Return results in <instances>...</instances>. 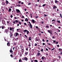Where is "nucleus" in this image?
Here are the masks:
<instances>
[{
	"mask_svg": "<svg viewBox=\"0 0 62 62\" xmlns=\"http://www.w3.org/2000/svg\"><path fill=\"white\" fill-rule=\"evenodd\" d=\"M2 24L4 25H6L5 21L4 20H2Z\"/></svg>",
	"mask_w": 62,
	"mask_h": 62,
	"instance_id": "nucleus-1",
	"label": "nucleus"
},
{
	"mask_svg": "<svg viewBox=\"0 0 62 62\" xmlns=\"http://www.w3.org/2000/svg\"><path fill=\"white\" fill-rule=\"evenodd\" d=\"M14 36L15 37H17V36H19V34L18 33L16 32L15 34V33L14 34Z\"/></svg>",
	"mask_w": 62,
	"mask_h": 62,
	"instance_id": "nucleus-2",
	"label": "nucleus"
},
{
	"mask_svg": "<svg viewBox=\"0 0 62 62\" xmlns=\"http://www.w3.org/2000/svg\"><path fill=\"white\" fill-rule=\"evenodd\" d=\"M4 32L5 33H6L8 34V33L9 32V31L8 29H5L4 31Z\"/></svg>",
	"mask_w": 62,
	"mask_h": 62,
	"instance_id": "nucleus-3",
	"label": "nucleus"
},
{
	"mask_svg": "<svg viewBox=\"0 0 62 62\" xmlns=\"http://www.w3.org/2000/svg\"><path fill=\"white\" fill-rule=\"evenodd\" d=\"M23 58H24V60H25V61H27L28 60V59L26 57H24Z\"/></svg>",
	"mask_w": 62,
	"mask_h": 62,
	"instance_id": "nucleus-4",
	"label": "nucleus"
},
{
	"mask_svg": "<svg viewBox=\"0 0 62 62\" xmlns=\"http://www.w3.org/2000/svg\"><path fill=\"white\" fill-rule=\"evenodd\" d=\"M21 52L22 54H23V53L24 52V49H22L21 50Z\"/></svg>",
	"mask_w": 62,
	"mask_h": 62,
	"instance_id": "nucleus-5",
	"label": "nucleus"
},
{
	"mask_svg": "<svg viewBox=\"0 0 62 62\" xmlns=\"http://www.w3.org/2000/svg\"><path fill=\"white\" fill-rule=\"evenodd\" d=\"M46 58L44 56H43L42 57L41 59H42V60H44Z\"/></svg>",
	"mask_w": 62,
	"mask_h": 62,
	"instance_id": "nucleus-6",
	"label": "nucleus"
},
{
	"mask_svg": "<svg viewBox=\"0 0 62 62\" xmlns=\"http://www.w3.org/2000/svg\"><path fill=\"white\" fill-rule=\"evenodd\" d=\"M40 55V53L39 52L37 54V56H39Z\"/></svg>",
	"mask_w": 62,
	"mask_h": 62,
	"instance_id": "nucleus-7",
	"label": "nucleus"
},
{
	"mask_svg": "<svg viewBox=\"0 0 62 62\" xmlns=\"http://www.w3.org/2000/svg\"><path fill=\"white\" fill-rule=\"evenodd\" d=\"M29 24L30 25V27H31V28H32V26L31 24V23H30Z\"/></svg>",
	"mask_w": 62,
	"mask_h": 62,
	"instance_id": "nucleus-8",
	"label": "nucleus"
},
{
	"mask_svg": "<svg viewBox=\"0 0 62 62\" xmlns=\"http://www.w3.org/2000/svg\"><path fill=\"white\" fill-rule=\"evenodd\" d=\"M16 11H17V13H19V12H20L21 13V12L18 9H17L16 10Z\"/></svg>",
	"mask_w": 62,
	"mask_h": 62,
	"instance_id": "nucleus-9",
	"label": "nucleus"
},
{
	"mask_svg": "<svg viewBox=\"0 0 62 62\" xmlns=\"http://www.w3.org/2000/svg\"><path fill=\"white\" fill-rule=\"evenodd\" d=\"M57 8V7L55 6V5H54L53 7V9H55V8Z\"/></svg>",
	"mask_w": 62,
	"mask_h": 62,
	"instance_id": "nucleus-10",
	"label": "nucleus"
},
{
	"mask_svg": "<svg viewBox=\"0 0 62 62\" xmlns=\"http://www.w3.org/2000/svg\"><path fill=\"white\" fill-rule=\"evenodd\" d=\"M9 51L10 53H11V54H13V52L12 51V50H10Z\"/></svg>",
	"mask_w": 62,
	"mask_h": 62,
	"instance_id": "nucleus-11",
	"label": "nucleus"
},
{
	"mask_svg": "<svg viewBox=\"0 0 62 62\" xmlns=\"http://www.w3.org/2000/svg\"><path fill=\"white\" fill-rule=\"evenodd\" d=\"M31 21L33 23H35V20H34V19H32Z\"/></svg>",
	"mask_w": 62,
	"mask_h": 62,
	"instance_id": "nucleus-12",
	"label": "nucleus"
},
{
	"mask_svg": "<svg viewBox=\"0 0 62 62\" xmlns=\"http://www.w3.org/2000/svg\"><path fill=\"white\" fill-rule=\"evenodd\" d=\"M5 26L3 25L1 27L2 28V29H4L5 28Z\"/></svg>",
	"mask_w": 62,
	"mask_h": 62,
	"instance_id": "nucleus-13",
	"label": "nucleus"
},
{
	"mask_svg": "<svg viewBox=\"0 0 62 62\" xmlns=\"http://www.w3.org/2000/svg\"><path fill=\"white\" fill-rule=\"evenodd\" d=\"M25 21H27V22H28V19L27 18H26L25 19Z\"/></svg>",
	"mask_w": 62,
	"mask_h": 62,
	"instance_id": "nucleus-14",
	"label": "nucleus"
},
{
	"mask_svg": "<svg viewBox=\"0 0 62 62\" xmlns=\"http://www.w3.org/2000/svg\"><path fill=\"white\" fill-rule=\"evenodd\" d=\"M9 43L8 42L7 44V46H10V44L9 45Z\"/></svg>",
	"mask_w": 62,
	"mask_h": 62,
	"instance_id": "nucleus-15",
	"label": "nucleus"
},
{
	"mask_svg": "<svg viewBox=\"0 0 62 62\" xmlns=\"http://www.w3.org/2000/svg\"><path fill=\"white\" fill-rule=\"evenodd\" d=\"M15 22H16V23H19V21L16 20L15 21Z\"/></svg>",
	"mask_w": 62,
	"mask_h": 62,
	"instance_id": "nucleus-16",
	"label": "nucleus"
},
{
	"mask_svg": "<svg viewBox=\"0 0 62 62\" xmlns=\"http://www.w3.org/2000/svg\"><path fill=\"white\" fill-rule=\"evenodd\" d=\"M6 5H8V1L6 0Z\"/></svg>",
	"mask_w": 62,
	"mask_h": 62,
	"instance_id": "nucleus-17",
	"label": "nucleus"
},
{
	"mask_svg": "<svg viewBox=\"0 0 62 62\" xmlns=\"http://www.w3.org/2000/svg\"><path fill=\"white\" fill-rule=\"evenodd\" d=\"M11 11V9L10 8H9L8 10V12H10V11Z\"/></svg>",
	"mask_w": 62,
	"mask_h": 62,
	"instance_id": "nucleus-18",
	"label": "nucleus"
},
{
	"mask_svg": "<svg viewBox=\"0 0 62 62\" xmlns=\"http://www.w3.org/2000/svg\"><path fill=\"white\" fill-rule=\"evenodd\" d=\"M31 37H30L29 38V40H31Z\"/></svg>",
	"mask_w": 62,
	"mask_h": 62,
	"instance_id": "nucleus-19",
	"label": "nucleus"
},
{
	"mask_svg": "<svg viewBox=\"0 0 62 62\" xmlns=\"http://www.w3.org/2000/svg\"><path fill=\"white\" fill-rule=\"evenodd\" d=\"M58 1H57V0H55V3H56V4H57V3H58Z\"/></svg>",
	"mask_w": 62,
	"mask_h": 62,
	"instance_id": "nucleus-20",
	"label": "nucleus"
},
{
	"mask_svg": "<svg viewBox=\"0 0 62 62\" xmlns=\"http://www.w3.org/2000/svg\"><path fill=\"white\" fill-rule=\"evenodd\" d=\"M27 30H25L23 31L24 32H26L27 31Z\"/></svg>",
	"mask_w": 62,
	"mask_h": 62,
	"instance_id": "nucleus-21",
	"label": "nucleus"
},
{
	"mask_svg": "<svg viewBox=\"0 0 62 62\" xmlns=\"http://www.w3.org/2000/svg\"><path fill=\"white\" fill-rule=\"evenodd\" d=\"M28 54V52H27L25 53V55H27Z\"/></svg>",
	"mask_w": 62,
	"mask_h": 62,
	"instance_id": "nucleus-22",
	"label": "nucleus"
},
{
	"mask_svg": "<svg viewBox=\"0 0 62 62\" xmlns=\"http://www.w3.org/2000/svg\"><path fill=\"white\" fill-rule=\"evenodd\" d=\"M10 56L11 58H13V56L12 54H11L10 55Z\"/></svg>",
	"mask_w": 62,
	"mask_h": 62,
	"instance_id": "nucleus-23",
	"label": "nucleus"
},
{
	"mask_svg": "<svg viewBox=\"0 0 62 62\" xmlns=\"http://www.w3.org/2000/svg\"><path fill=\"white\" fill-rule=\"evenodd\" d=\"M27 34H29V31H27Z\"/></svg>",
	"mask_w": 62,
	"mask_h": 62,
	"instance_id": "nucleus-24",
	"label": "nucleus"
},
{
	"mask_svg": "<svg viewBox=\"0 0 62 62\" xmlns=\"http://www.w3.org/2000/svg\"><path fill=\"white\" fill-rule=\"evenodd\" d=\"M10 31H11V30H12V28L11 27H10Z\"/></svg>",
	"mask_w": 62,
	"mask_h": 62,
	"instance_id": "nucleus-25",
	"label": "nucleus"
},
{
	"mask_svg": "<svg viewBox=\"0 0 62 62\" xmlns=\"http://www.w3.org/2000/svg\"><path fill=\"white\" fill-rule=\"evenodd\" d=\"M46 4H43V7H45V6H46Z\"/></svg>",
	"mask_w": 62,
	"mask_h": 62,
	"instance_id": "nucleus-26",
	"label": "nucleus"
},
{
	"mask_svg": "<svg viewBox=\"0 0 62 62\" xmlns=\"http://www.w3.org/2000/svg\"><path fill=\"white\" fill-rule=\"evenodd\" d=\"M34 61L35 62H38V61L36 60H35Z\"/></svg>",
	"mask_w": 62,
	"mask_h": 62,
	"instance_id": "nucleus-27",
	"label": "nucleus"
},
{
	"mask_svg": "<svg viewBox=\"0 0 62 62\" xmlns=\"http://www.w3.org/2000/svg\"><path fill=\"white\" fill-rule=\"evenodd\" d=\"M38 45V44L37 43H35V45H34L35 46H37Z\"/></svg>",
	"mask_w": 62,
	"mask_h": 62,
	"instance_id": "nucleus-28",
	"label": "nucleus"
},
{
	"mask_svg": "<svg viewBox=\"0 0 62 62\" xmlns=\"http://www.w3.org/2000/svg\"><path fill=\"white\" fill-rule=\"evenodd\" d=\"M29 47H30V46H31V44L29 42Z\"/></svg>",
	"mask_w": 62,
	"mask_h": 62,
	"instance_id": "nucleus-29",
	"label": "nucleus"
},
{
	"mask_svg": "<svg viewBox=\"0 0 62 62\" xmlns=\"http://www.w3.org/2000/svg\"><path fill=\"white\" fill-rule=\"evenodd\" d=\"M57 22L58 23H60V22L59 21L57 20Z\"/></svg>",
	"mask_w": 62,
	"mask_h": 62,
	"instance_id": "nucleus-30",
	"label": "nucleus"
},
{
	"mask_svg": "<svg viewBox=\"0 0 62 62\" xmlns=\"http://www.w3.org/2000/svg\"><path fill=\"white\" fill-rule=\"evenodd\" d=\"M22 61V59H20L19 60V62H21Z\"/></svg>",
	"mask_w": 62,
	"mask_h": 62,
	"instance_id": "nucleus-31",
	"label": "nucleus"
},
{
	"mask_svg": "<svg viewBox=\"0 0 62 62\" xmlns=\"http://www.w3.org/2000/svg\"><path fill=\"white\" fill-rule=\"evenodd\" d=\"M17 57H16L15 58H14V59L15 60V59H16V60H17Z\"/></svg>",
	"mask_w": 62,
	"mask_h": 62,
	"instance_id": "nucleus-32",
	"label": "nucleus"
},
{
	"mask_svg": "<svg viewBox=\"0 0 62 62\" xmlns=\"http://www.w3.org/2000/svg\"><path fill=\"white\" fill-rule=\"evenodd\" d=\"M19 30H20V29H17V31H18Z\"/></svg>",
	"mask_w": 62,
	"mask_h": 62,
	"instance_id": "nucleus-33",
	"label": "nucleus"
},
{
	"mask_svg": "<svg viewBox=\"0 0 62 62\" xmlns=\"http://www.w3.org/2000/svg\"><path fill=\"white\" fill-rule=\"evenodd\" d=\"M60 16L62 18V15H61V14H60Z\"/></svg>",
	"mask_w": 62,
	"mask_h": 62,
	"instance_id": "nucleus-34",
	"label": "nucleus"
},
{
	"mask_svg": "<svg viewBox=\"0 0 62 62\" xmlns=\"http://www.w3.org/2000/svg\"><path fill=\"white\" fill-rule=\"evenodd\" d=\"M48 33H51V32H50V30H48Z\"/></svg>",
	"mask_w": 62,
	"mask_h": 62,
	"instance_id": "nucleus-35",
	"label": "nucleus"
},
{
	"mask_svg": "<svg viewBox=\"0 0 62 62\" xmlns=\"http://www.w3.org/2000/svg\"><path fill=\"white\" fill-rule=\"evenodd\" d=\"M19 23L20 25H21V22H20V21L19 22Z\"/></svg>",
	"mask_w": 62,
	"mask_h": 62,
	"instance_id": "nucleus-36",
	"label": "nucleus"
},
{
	"mask_svg": "<svg viewBox=\"0 0 62 62\" xmlns=\"http://www.w3.org/2000/svg\"><path fill=\"white\" fill-rule=\"evenodd\" d=\"M2 16V14H1L0 15V17H1Z\"/></svg>",
	"mask_w": 62,
	"mask_h": 62,
	"instance_id": "nucleus-37",
	"label": "nucleus"
},
{
	"mask_svg": "<svg viewBox=\"0 0 62 62\" xmlns=\"http://www.w3.org/2000/svg\"><path fill=\"white\" fill-rule=\"evenodd\" d=\"M21 1H19L18 3H19V4H20V3H21Z\"/></svg>",
	"mask_w": 62,
	"mask_h": 62,
	"instance_id": "nucleus-38",
	"label": "nucleus"
},
{
	"mask_svg": "<svg viewBox=\"0 0 62 62\" xmlns=\"http://www.w3.org/2000/svg\"><path fill=\"white\" fill-rule=\"evenodd\" d=\"M26 51H28V48H27L26 49Z\"/></svg>",
	"mask_w": 62,
	"mask_h": 62,
	"instance_id": "nucleus-39",
	"label": "nucleus"
},
{
	"mask_svg": "<svg viewBox=\"0 0 62 62\" xmlns=\"http://www.w3.org/2000/svg\"><path fill=\"white\" fill-rule=\"evenodd\" d=\"M42 41H43V42H44V41H45V40H44V39H42Z\"/></svg>",
	"mask_w": 62,
	"mask_h": 62,
	"instance_id": "nucleus-40",
	"label": "nucleus"
},
{
	"mask_svg": "<svg viewBox=\"0 0 62 62\" xmlns=\"http://www.w3.org/2000/svg\"><path fill=\"white\" fill-rule=\"evenodd\" d=\"M10 17H11V18H12V17H13V16H12V15H11V16Z\"/></svg>",
	"mask_w": 62,
	"mask_h": 62,
	"instance_id": "nucleus-41",
	"label": "nucleus"
},
{
	"mask_svg": "<svg viewBox=\"0 0 62 62\" xmlns=\"http://www.w3.org/2000/svg\"><path fill=\"white\" fill-rule=\"evenodd\" d=\"M38 17H38V16H37L35 17V18H36V19H37V18H38Z\"/></svg>",
	"mask_w": 62,
	"mask_h": 62,
	"instance_id": "nucleus-42",
	"label": "nucleus"
},
{
	"mask_svg": "<svg viewBox=\"0 0 62 62\" xmlns=\"http://www.w3.org/2000/svg\"><path fill=\"white\" fill-rule=\"evenodd\" d=\"M5 40V41H7V39H5V38H4Z\"/></svg>",
	"mask_w": 62,
	"mask_h": 62,
	"instance_id": "nucleus-43",
	"label": "nucleus"
},
{
	"mask_svg": "<svg viewBox=\"0 0 62 62\" xmlns=\"http://www.w3.org/2000/svg\"><path fill=\"white\" fill-rule=\"evenodd\" d=\"M12 36V33H11V34L10 36V38H11V36Z\"/></svg>",
	"mask_w": 62,
	"mask_h": 62,
	"instance_id": "nucleus-44",
	"label": "nucleus"
},
{
	"mask_svg": "<svg viewBox=\"0 0 62 62\" xmlns=\"http://www.w3.org/2000/svg\"><path fill=\"white\" fill-rule=\"evenodd\" d=\"M45 43H43L42 44V45H45Z\"/></svg>",
	"mask_w": 62,
	"mask_h": 62,
	"instance_id": "nucleus-45",
	"label": "nucleus"
},
{
	"mask_svg": "<svg viewBox=\"0 0 62 62\" xmlns=\"http://www.w3.org/2000/svg\"><path fill=\"white\" fill-rule=\"evenodd\" d=\"M22 56V54H20V56L21 57V56Z\"/></svg>",
	"mask_w": 62,
	"mask_h": 62,
	"instance_id": "nucleus-46",
	"label": "nucleus"
},
{
	"mask_svg": "<svg viewBox=\"0 0 62 62\" xmlns=\"http://www.w3.org/2000/svg\"><path fill=\"white\" fill-rule=\"evenodd\" d=\"M24 36L25 37H26V38H27V36L26 35H25Z\"/></svg>",
	"mask_w": 62,
	"mask_h": 62,
	"instance_id": "nucleus-47",
	"label": "nucleus"
},
{
	"mask_svg": "<svg viewBox=\"0 0 62 62\" xmlns=\"http://www.w3.org/2000/svg\"><path fill=\"white\" fill-rule=\"evenodd\" d=\"M14 18L15 19H17V17H14Z\"/></svg>",
	"mask_w": 62,
	"mask_h": 62,
	"instance_id": "nucleus-48",
	"label": "nucleus"
},
{
	"mask_svg": "<svg viewBox=\"0 0 62 62\" xmlns=\"http://www.w3.org/2000/svg\"><path fill=\"white\" fill-rule=\"evenodd\" d=\"M43 49H42L41 50V51L42 52H43Z\"/></svg>",
	"mask_w": 62,
	"mask_h": 62,
	"instance_id": "nucleus-49",
	"label": "nucleus"
},
{
	"mask_svg": "<svg viewBox=\"0 0 62 62\" xmlns=\"http://www.w3.org/2000/svg\"><path fill=\"white\" fill-rule=\"evenodd\" d=\"M56 42L55 41V40L53 41V42H54V43H55Z\"/></svg>",
	"mask_w": 62,
	"mask_h": 62,
	"instance_id": "nucleus-50",
	"label": "nucleus"
},
{
	"mask_svg": "<svg viewBox=\"0 0 62 62\" xmlns=\"http://www.w3.org/2000/svg\"><path fill=\"white\" fill-rule=\"evenodd\" d=\"M36 27L37 29H38V26H36Z\"/></svg>",
	"mask_w": 62,
	"mask_h": 62,
	"instance_id": "nucleus-51",
	"label": "nucleus"
},
{
	"mask_svg": "<svg viewBox=\"0 0 62 62\" xmlns=\"http://www.w3.org/2000/svg\"><path fill=\"white\" fill-rule=\"evenodd\" d=\"M58 57L59 58H61V57L60 56H59Z\"/></svg>",
	"mask_w": 62,
	"mask_h": 62,
	"instance_id": "nucleus-52",
	"label": "nucleus"
},
{
	"mask_svg": "<svg viewBox=\"0 0 62 62\" xmlns=\"http://www.w3.org/2000/svg\"><path fill=\"white\" fill-rule=\"evenodd\" d=\"M46 50L47 51H48V49L46 48Z\"/></svg>",
	"mask_w": 62,
	"mask_h": 62,
	"instance_id": "nucleus-53",
	"label": "nucleus"
},
{
	"mask_svg": "<svg viewBox=\"0 0 62 62\" xmlns=\"http://www.w3.org/2000/svg\"><path fill=\"white\" fill-rule=\"evenodd\" d=\"M44 16H46H46H47V15H45V14L44 15Z\"/></svg>",
	"mask_w": 62,
	"mask_h": 62,
	"instance_id": "nucleus-54",
	"label": "nucleus"
},
{
	"mask_svg": "<svg viewBox=\"0 0 62 62\" xmlns=\"http://www.w3.org/2000/svg\"><path fill=\"white\" fill-rule=\"evenodd\" d=\"M31 4V3H29L28 4V5H30Z\"/></svg>",
	"mask_w": 62,
	"mask_h": 62,
	"instance_id": "nucleus-55",
	"label": "nucleus"
},
{
	"mask_svg": "<svg viewBox=\"0 0 62 62\" xmlns=\"http://www.w3.org/2000/svg\"><path fill=\"white\" fill-rule=\"evenodd\" d=\"M15 48V47H14L13 48L14 51V48Z\"/></svg>",
	"mask_w": 62,
	"mask_h": 62,
	"instance_id": "nucleus-56",
	"label": "nucleus"
},
{
	"mask_svg": "<svg viewBox=\"0 0 62 62\" xmlns=\"http://www.w3.org/2000/svg\"><path fill=\"white\" fill-rule=\"evenodd\" d=\"M44 23V22L43 21L42 22H41V23L43 24Z\"/></svg>",
	"mask_w": 62,
	"mask_h": 62,
	"instance_id": "nucleus-57",
	"label": "nucleus"
},
{
	"mask_svg": "<svg viewBox=\"0 0 62 62\" xmlns=\"http://www.w3.org/2000/svg\"><path fill=\"white\" fill-rule=\"evenodd\" d=\"M24 24H25V25H26V23H24Z\"/></svg>",
	"mask_w": 62,
	"mask_h": 62,
	"instance_id": "nucleus-58",
	"label": "nucleus"
},
{
	"mask_svg": "<svg viewBox=\"0 0 62 62\" xmlns=\"http://www.w3.org/2000/svg\"><path fill=\"white\" fill-rule=\"evenodd\" d=\"M14 45H16V44L15 43H14Z\"/></svg>",
	"mask_w": 62,
	"mask_h": 62,
	"instance_id": "nucleus-59",
	"label": "nucleus"
},
{
	"mask_svg": "<svg viewBox=\"0 0 62 62\" xmlns=\"http://www.w3.org/2000/svg\"><path fill=\"white\" fill-rule=\"evenodd\" d=\"M57 47H59V45H57Z\"/></svg>",
	"mask_w": 62,
	"mask_h": 62,
	"instance_id": "nucleus-60",
	"label": "nucleus"
},
{
	"mask_svg": "<svg viewBox=\"0 0 62 62\" xmlns=\"http://www.w3.org/2000/svg\"><path fill=\"white\" fill-rule=\"evenodd\" d=\"M46 28H48V27H49L48 26H46Z\"/></svg>",
	"mask_w": 62,
	"mask_h": 62,
	"instance_id": "nucleus-61",
	"label": "nucleus"
},
{
	"mask_svg": "<svg viewBox=\"0 0 62 62\" xmlns=\"http://www.w3.org/2000/svg\"><path fill=\"white\" fill-rule=\"evenodd\" d=\"M52 21H54V22L55 21V20L54 19H53V20H52Z\"/></svg>",
	"mask_w": 62,
	"mask_h": 62,
	"instance_id": "nucleus-62",
	"label": "nucleus"
},
{
	"mask_svg": "<svg viewBox=\"0 0 62 62\" xmlns=\"http://www.w3.org/2000/svg\"><path fill=\"white\" fill-rule=\"evenodd\" d=\"M22 18H24V16H23L22 17Z\"/></svg>",
	"mask_w": 62,
	"mask_h": 62,
	"instance_id": "nucleus-63",
	"label": "nucleus"
},
{
	"mask_svg": "<svg viewBox=\"0 0 62 62\" xmlns=\"http://www.w3.org/2000/svg\"><path fill=\"white\" fill-rule=\"evenodd\" d=\"M26 10H27V9H24V10H25V11H26Z\"/></svg>",
	"mask_w": 62,
	"mask_h": 62,
	"instance_id": "nucleus-64",
	"label": "nucleus"
}]
</instances>
